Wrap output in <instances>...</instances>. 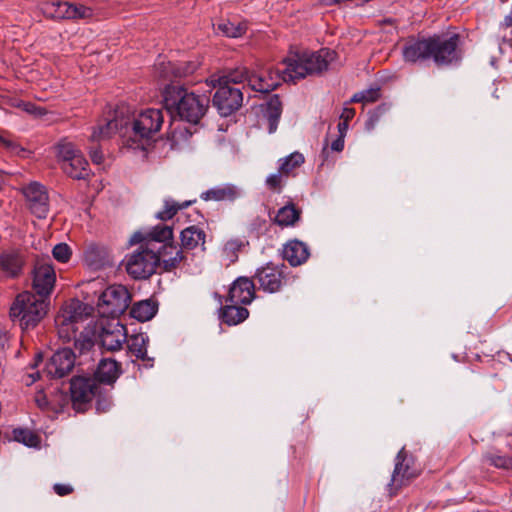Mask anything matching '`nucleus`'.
Wrapping results in <instances>:
<instances>
[{
    "label": "nucleus",
    "mask_w": 512,
    "mask_h": 512,
    "mask_svg": "<svg viewBox=\"0 0 512 512\" xmlns=\"http://www.w3.org/2000/svg\"><path fill=\"white\" fill-rule=\"evenodd\" d=\"M255 298V283L248 277H239L231 285L228 301L234 304H250Z\"/></svg>",
    "instance_id": "nucleus-21"
},
{
    "label": "nucleus",
    "mask_w": 512,
    "mask_h": 512,
    "mask_svg": "<svg viewBox=\"0 0 512 512\" xmlns=\"http://www.w3.org/2000/svg\"><path fill=\"white\" fill-rule=\"evenodd\" d=\"M99 338L108 351L120 350L127 340V329L118 320L112 319L103 325Z\"/></svg>",
    "instance_id": "nucleus-17"
},
{
    "label": "nucleus",
    "mask_w": 512,
    "mask_h": 512,
    "mask_svg": "<svg viewBox=\"0 0 512 512\" xmlns=\"http://www.w3.org/2000/svg\"><path fill=\"white\" fill-rule=\"evenodd\" d=\"M283 175L284 174L280 173L279 170H278V173L269 175L266 179L267 186L272 190L279 191L282 186V176Z\"/></svg>",
    "instance_id": "nucleus-45"
},
{
    "label": "nucleus",
    "mask_w": 512,
    "mask_h": 512,
    "mask_svg": "<svg viewBox=\"0 0 512 512\" xmlns=\"http://www.w3.org/2000/svg\"><path fill=\"white\" fill-rule=\"evenodd\" d=\"M304 156L299 152H293L289 156L280 159L279 171L285 176L290 175L296 168L304 163Z\"/></svg>",
    "instance_id": "nucleus-38"
},
{
    "label": "nucleus",
    "mask_w": 512,
    "mask_h": 512,
    "mask_svg": "<svg viewBox=\"0 0 512 512\" xmlns=\"http://www.w3.org/2000/svg\"><path fill=\"white\" fill-rule=\"evenodd\" d=\"M133 144H135V145H136V146H135V148H139V147H138V144H137V143H133V142H132V143H130V146H133Z\"/></svg>",
    "instance_id": "nucleus-59"
},
{
    "label": "nucleus",
    "mask_w": 512,
    "mask_h": 512,
    "mask_svg": "<svg viewBox=\"0 0 512 512\" xmlns=\"http://www.w3.org/2000/svg\"><path fill=\"white\" fill-rule=\"evenodd\" d=\"M344 148V138L343 137H340L338 136L337 139H335L332 143H331V149L333 151H336V152H341Z\"/></svg>",
    "instance_id": "nucleus-53"
},
{
    "label": "nucleus",
    "mask_w": 512,
    "mask_h": 512,
    "mask_svg": "<svg viewBox=\"0 0 512 512\" xmlns=\"http://www.w3.org/2000/svg\"><path fill=\"white\" fill-rule=\"evenodd\" d=\"M131 296L123 285H111L99 296L97 309L101 316L115 318L129 307Z\"/></svg>",
    "instance_id": "nucleus-8"
},
{
    "label": "nucleus",
    "mask_w": 512,
    "mask_h": 512,
    "mask_svg": "<svg viewBox=\"0 0 512 512\" xmlns=\"http://www.w3.org/2000/svg\"><path fill=\"white\" fill-rule=\"evenodd\" d=\"M300 217L301 210L296 208L294 204L289 203L277 211L274 223L282 228L292 227L300 220Z\"/></svg>",
    "instance_id": "nucleus-30"
},
{
    "label": "nucleus",
    "mask_w": 512,
    "mask_h": 512,
    "mask_svg": "<svg viewBox=\"0 0 512 512\" xmlns=\"http://www.w3.org/2000/svg\"><path fill=\"white\" fill-rule=\"evenodd\" d=\"M57 156L63 171L71 178L80 180L89 176L88 162L73 143L61 141L57 145Z\"/></svg>",
    "instance_id": "nucleus-9"
},
{
    "label": "nucleus",
    "mask_w": 512,
    "mask_h": 512,
    "mask_svg": "<svg viewBox=\"0 0 512 512\" xmlns=\"http://www.w3.org/2000/svg\"><path fill=\"white\" fill-rule=\"evenodd\" d=\"M163 101L166 109L176 113L180 119L196 124L205 115L209 98L189 92L182 86L169 85L163 92Z\"/></svg>",
    "instance_id": "nucleus-2"
},
{
    "label": "nucleus",
    "mask_w": 512,
    "mask_h": 512,
    "mask_svg": "<svg viewBox=\"0 0 512 512\" xmlns=\"http://www.w3.org/2000/svg\"><path fill=\"white\" fill-rule=\"evenodd\" d=\"M156 255L159 259V267H162L165 272L180 268L187 261L185 252L174 243L161 245V248L156 250Z\"/></svg>",
    "instance_id": "nucleus-19"
},
{
    "label": "nucleus",
    "mask_w": 512,
    "mask_h": 512,
    "mask_svg": "<svg viewBox=\"0 0 512 512\" xmlns=\"http://www.w3.org/2000/svg\"><path fill=\"white\" fill-rule=\"evenodd\" d=\"M284 265L277 266L268 264L257 269L254 279L260 290L266 293H277L288 284L289 278L285 273Z\"/></svg>",
    "instance_id": "nucleus-11"
},
{
    "label": "nucleus",
    "mask_w": 512,
    "mask_h": 512,
    "mask_svg": "<svg viewBox=\"0 0 512 512\" xmlns=\"http://www.w3.org/2000/svg\"><path fill=\"white\" fill-rule=\"evenodd\" d=\"M130 243H141L152 250H158L163 244L173 243V229L167 225H156L147 233H134Z\"/></svg>",
    "instance_id": "nucleus-15"
},
{
    "label": "nucleus",
    "mask_w": 512,
    "mask_h": 512,
    "mask_svg": "<svg viewBox=\"0 0 512 512\" xmlns=\"http://www.w3.org/2000/svg\"><path fill=\"white\" fill-rule=\"evenodd\" d=\"M251 77V74L249 73L248 69L245 67H239L235 70L230 71L226 75H223L218 79V85H230L232 84H239L244 81L249 82V78Z\"/></svg>",
    "instance_id": "nucleus-37"
},
{
    "label": "nucleus",
    "mask_w": 512,
    "mask_h": 512,
    "mask_svg": "<svg viewBox=\"0 0 512 512\" xmlns=\"http://www.w3.org/2000/svg\"><path fill=\"white\" fill-rule=\"evenodd\" d=\"M482 460L497 469L512 471V456L501 455L497 452H486L483 454Z\"/></svg>",
    "instance_id": "nucleus-36"
},
{
    "label": "nucleus",
    "mask_w": 512,
    "mask_h": 512,
    "mask_svg": "<svg viewBox=\"0 0 512 512\" xmlns=\"http://www.w3.org/2000/svg\"><path fill=\"white\" fill-rule=\"evenodd\" d=\"M97 250L96 247H89V249L86 252V257L89 258L93 253H95Z\"/></svg>",
    "instance_id": "nucleus-56"
},
{
    "label": "nucleus",
    "mask_w": 512,
    "mask_h": 512,
    "mask_svg": "<svg viewBox=\"0 0 512 512\" xmlns=\"http://www.w3.org/2000/svg\"><path fill=\"white\" fill-rule=\"evenodd\" d=\"M263 119L269 133L277 130L282 113V103L277 95L272 96L262 108Z\"/></svg>",
    "instance_id": "nucleus-25"
},
{
    "label": "nucleus",
    "mask_w": 512,
    "mask_h": 512,
    "mask_svg": "<svg viewBox=\"0 0 512 512\" xmlns=\"http://www.w3.org/2000/svg\"><path fill=\"white\" fill-rule=\"evenodd\" d=\"M90 157L93 163L95 164H101L103 162V154L100 149L98 148H91L90 150Z\"/></svg>",
    "instance_id": "nucleus-52"
},
{
    "label": "nucleus",
    "mask_w": 512,
    "mask_h": 512,
    "mask_svg": "<svg viewBox=\"0 0 512 512\" xmlns=\"http://www.w3.org/2000/svg\"><path fill=\"white\" fill-rule=\"evenodd\" d=\"M53 490L59 496H66V495L71 494L74 491V489L71 485L59 484V483H57L53 486Z\"/></svg>",
    "instance_id": "nucleus-49"
},
{
    "label": "nucleus",
    "mask_w": 512,
    "mask_h": 512,
    "mask_svg": "<svg viewBox=\"0 0 512 512\" xmlns=\"http://www.w3.org/2000/svg\"><path fill=\"white\" fill-rule=\"evenodd\" d=\"M380 98L379 88H371L355 93L350 102L352 103H373Z\"/></svg>",
    "instance_id": "nucleus-42"
},
{
    "label": "nucleus",
    "mask_w": 512,
    "mask_h": 512,
    "mask_svg": "<svg viewBox=\"0 0 512 512\" xmlns=\"http://www.w3.org/2000/svg\"><path fill=\"white\" fill-rule=\"evenodd\" d=\"M121 373V366L114 359H102L92 378L96 379V383L100 384H113Z\"/></svg>",
    "instance_id": "nucleus-24"
},
{
    "label": "nucleus",
    "mask_w": 512,
    "mask_h": 512,
    "mask_svg": "<svg viewBox=\"0 0 512 512\" xmlns=\"http://www.w3.org/2000/svg\"><path fill=\"white\" fill-rule=\"evenodd\" d=\"M243 247V242L239 239H230L223 245L222 256L228 264L234 263L238 259V253Z\"/></svg>",
    "instance_id": "nucleus-39"
},
{
    "label": "nucleus",
    "mask_w": 512,
    "mask_h": 512,
    "mask_svg": "<svg viewBox=\"0 0 512 512\" xmlns=\"http://www.w3.org/2000/svg\"><path fill=\"white\" fill-rule=\"evenodd\" d=\"M309 250L305 243L298 240L289 241L283 248V258L292 266H298L306 262Z\"/></svg>",
    "instance_id": "nucleus-26"
},
{
    "label": "nucleus",
    "mask_w": 512,
    "mask_h": 512,
    "mask_svg": "<svg viewBox=\"0 0 512 512\" xmlns=\"http://www.w3.org/2000/svg\"><path fill=\"white\" fill-rule=\"evenodd\" d=\"M194 69V65L184 64L176 67L171 62H161L157 66L159 76L164 79H168L170 73H172L175 77H184L191 74Z\"/></svg>",
    "instance_id": "nucleus-35"
},
{
    "label": "nucleus",
    "mask_w": 512,
    "mask_h": 512,
    "mask_svg": "<svg viewBox=\"0 0 512 512\" xmlns=\"http://www.w3.org/2000/svg\"><path fill=\"white\" fill-rule=\"evenodd\" d=\"M0 144H2L6 149L16 154H19L20 151H24L19 147L17 143L6 138L4 135L0 134Z\"/></svg>",
    "instance_id": "nucleus-48"
},
{
    "label": "nucleus",
    "mask_w": 512,
    "mask_h": 512,
    "mask_svg": "<svg viewBox=\"0 0 512 512\" xmlns=\"http://www.w3.org/2000/svg\"><path fill=\"white\" fill-rule=\"evenodd\" d=\"M347 129H348V123L341 121L338 124L339 136L344 138L346 135Z\"/></svg>",
    "instance_id": "nucleus-55"
},
{
    "label": "nucleus",
    "mask_w": 512,
    "mask_h": 512,
    "mask_svg": "<svg viewBox=\"0 0 512 512\" xmlns=\"http://www.w3.org/2000/svg\"><path fill=\"white\" fill-rule=\"evenodd\" d=\"M24 263V254L20 250L11 249L0 253V270L6 277H18L22 272Z\"/></svg>",
    "instance_id": "nucleus-22"
},
{
    "label": "nucleus",
    "mask_w": 512,
    "mask_h": 512,
    "mask_svg": "<svg viewBox=\"0 0 512 512\" xmlns=\"http://www.w3.org/2000/svg\"><path fill=\"white\" fill-rule=\"evenodd\" d=\"M336 53L328 48L317 52H303L283 60L285 78L292 81L302 79L307 75L319 74L327 70L335 59Z\"/></svg>",
    "instance_id": "nucleus-3"
},
{
    "label": "nucleus",
    "mask_w": 512,
    "mask_h": 512,
    "mask_svg": "<svg viewBox=\"0 0 512 512\" xmlns=\"http://www.w3.org/2000/svg\"><path fill=\"white\" fill-rule=\"evenodd\" d=\"M249 316V311L238 304L231 303L221 309L222 321L228 325H237Z\"/></svg>",
    "instance_id": "nucleus-31"
},
{
    "label": "nucleus",
    "mask_w": 512,
    "mask_h": 512,
    "mask_svg": "<svg viewBox=\"0 0 512 512\" xmlns=\"http://www.w3.org/2000/svg\"><path fill=\"white\" fill-rule=\"evenodd\" d=\"M57 325L59 326L58 333L61 338L66 341H70L71 339L75 338L77 328L74 325L70 327H63V323H57Z\"/></svg>",
    "instance_id": "nucleus-46"
},
{
    "label": "nucleus",
    "mask_w": 512,
    "mask_h": 512,
    "mask_svg": "<svg viewBox=\"0 0 512 512\" xmlns=\"http://www.w3.org/2000/svg\"><path fill=\"white\" fill-rule=\"evenodd\" d=\"M124 120V124L121 123V128H125L123 137L145 149V145L159 132L163 124V114L159 109L148 108L132 119L124 115Z\"/></svg>",
    "instance_id": "nucleus-4"
},
{
    "label": "nucleus",
    "mask_w": 512,
    "mask_h": 512,
    "mask_svg": "<svg viewBox=\"0 0 512 512\" xmlns=\"http://www.w3.org/2000/svg\"><path fill=\"white\" fill-rule=\"evenodd\" d=\"M420 473L421 468L415 458L402 448L395 457V467L388 484L390 495H396L402 487L410 484Z\"/></svg>",
    "instance_id": "nucleus-6"
},
{
    "label": "nucleus",
    "mask_w": 512,
    "mask_h": 512,
    "mask_svg": "<svg viewBox=\"0 0 512 512\" xmlns=\"http://www.w3.org/2000/svg\"><path fill=\"white\" fill-rule=\"evenodd\" d=\"M157 312V305L152 300H143L133 304L130 315L140 322L152 319Z\"/></svg>",
    "instance_id": "nucleus-33"
},
{
    "label": "nucleus",
    "mask_w": 512,
    "mask_h": 512,
    "mask_svg": "<svg viewBox=\"0 0 512 512\" xmlns=\"http://www.w3.org/2000/svg\"><path fill=\"white\" fill-rule=\"evenodd\" d=\"M70 3L62 1L45 2L41 11L46 18L53 20H70Z\"/></svg>",
    "instance_id": "nucleus-29"
},
{
    "label": "nucleus",
    "mask_w": 512,
    "mask_h": 512,
    "mask_svg": "<svg viewBox=\"0 0 512 512\" xmlns=\"http://www.w3.org/2000/svg\"><path fill=\"white\" fill-rule=\"evenodd\" d=\"M126 109L119 107L113 112H109L107 116L99 120L98 124L93 128L90 136L91 141H102L111 138L117 132L123 136L125 128H121V123L124 124V114Z\"/></svg>",
    "instance_id": "nucleus-12"
},
{
    "label": "nucleus",
    "mask_w": 512,
    "mask_h": 512,
    "mask_svg": "<svg viewBox=\"0 0 512 512\" xmlns=\"http://www.w3.org/2000/svg\"><path fill=\"white\" fill-rule=\"evenodd\" d=\"M70 393L74 409L85 411L93 398L100 394V385L91 376H75L70 381Z\"/></svg>",
    "instance_id": "nucleus-10"
},
{
    "label": "nucleus",
    "mask_w": 512,
    "mask_h": 512,
    "mask_svg": "<svg viewBox=\"0 0 512 512\" xmlns=\"http://www.w3.org/2000/svg\"><path fill=\"white\" fill-rule=\"evenodd\" d=\"M48 309L47 299L24 291L18 294L10 307L12 321L19 322L23 330L34 328L46 315Z\"/></svg>",
    "instance_id": "nucleus-5"
},
{
    "label": "nucleus",
    "mask_w": 512,
    "mask_h": 512,
    "mask_svg": "<svg viewBox=\"0 0 512 512\" xmlns=\"http://www.w3.org/2000/svg\"><path fill=\"white\" fill-rule=\"evenodd\" d=\"M240 195V190L232 184L213 187L201 194L205 201H234Z\"/></svg>",
    "instance_id": "nucleus-28"
},
{
    "label": "nucleus",
    "mask_w": 512,
    "mask_h": 512,
    "mask_svg": "<svg viewBox=\"0 0 512 512\" xmlns=\"http://www.w3.org/2000/svg\"><path fill=\"white\" fill-rule=\"evenodd\" d=\"M22 192L31 213L39 219L46 218L49 213V197L45 187L38 182H32L23 187Z\"/></svg>",
    "instance_id": "nucleus-14"
},
{
    "label": "nucleus",
    "mask_w": 512,
    "mask_h": 512,
    "mask_svg": "<svg viewBox=\"0 0 512 512\" xmlns=\"http://www.w3.org/2000/svg\"><path fill=\"white\" fill-rule=\"evenodd\" d=\"M206 234L197 226H189L182 230L180 234L181 249L185 252L188 250H194L201 246L203 248L205 244Z\"/></svg>",
    "instance_id": "nucleus-27"
},
{
    "label": "nucleus",
    "mask_w": 512,
    "mask_h": 512,
    "mask_svg": "<svg viewBox=\"0 0 512 512\" xmlns=\"http://www.w3.org/2000/svg\"><path fill=\"white\" fill-rule=\"evenodd\" d=\"M505 24L507 26H512V13L505 18Z\"/></svg>",
    "instance_id": "nucleus-57"
},
{
    "label": "nucleus",
    "mask_w": 512,
    "mask_h": 512,
    "mask_svg": "<svg viewBox=\"0 0 512 512\" xmlns=\"http://www.w3.org/2000/svg\"><path fill=\"white\" fill-rule=\"evenodd\" d=\"M214 29L217 33L231 38L241 37L246 33L247 25L244 22H232L230 20H223L214 25Z\"/></svg>",
    "instance_id": "nucleus-34"
},
{
    "label": "nucleus",
    "mask_w": 512,
    "mask_h": 512,
    "mask_svg": "<svg viewBox=\"0 0 512 512\" xmlns=\"http://www.w3.org/2000/svg\"><path fill=\"white\" fill-rule=\"evenodd\" d=\"M35 401L39 408L42 410H48L49 409V402L47 400V397L44 393L39 392L35 396Z\"/></svg>",
    "instance_id": "nucleus-50"
},
{
    "label": "nucleus",
    "mask_w": 512,
    "mask_h": 512,
    "mask_svg": "<svg viewBox=\"0 0 512 512\" xmlns=\"http://www.w3.org/2000/svg\"><path fill=\"white\" fill-rule=\"evenodd\" d=\"M70 20L89 19L93 17V9L82 4L70 3Z\"/></svg>",
    "instance_id": "nucleus-43"
},
{
    "label": "nucleus",
    "mask_w": 512,
    "mask_h": 512,
    "mask_svg": "<svg viewBox=\"0 0 512 512\" xmlns=\"http://www.w3.org/2000/svg\"><path fill=\"white\" fill-rule=\"evenodd\" d=\"M19 107H21L25 112L36 116H41L46 113L44 108L36 106L30 102H23L19 105Z\"/></svg>",
    "instance_id": "nucleus-47"
},
{
    "label": "nucleus",
    "mask_w": 512,
    "mask_h": 512,
    "mask_svg": "<svg viewBox=\"0 0 512 512\" xmlns=\"http://www.w3.org/2000/svg\"><path fill=\"white\" fill-rule=\"evenodd\" d=\"M191 202H186L183 205L177 204L173 200H166L164 209L157 213L156 217L162 221L170 220L178 212V210L187 207Z\"/></svg>",
    "instance_id": "nucleus-41"
},
{
    "label": "nucleus",
    "mask_w": 512,
    "mask_h": 512,
    "mask_svg": "<svg viewBox=\"0 0 512 512\" xmlns=\"http://www.w3.org/2000/svg\"><path fill=\"white\" fill-rule=\"evenodd\" d=\"M284 76L285 67L283 69L269 68L266 72V75L251 73V77L249 78V86L254 91L268 93L276 89L282 81H291L290 79H286Z\"/></svg>",
    "instance_id": "nucleus-18"
},
{
    "label": "nucleus",
    "mask_w": 512,
    "mask_h": 512,
    "mask_svg": "<svg viewBox=\"0 0 512 512\" xmlns=\"http://www.w3.org/2000/svg\"><path fill=\"white\" fill-rule=\"evenodd\" d=\"M377 121H378V116L376 114L371 115L369 120L366 122V128L368 130H372L375 127Z\"/></svg>",
    "instance_id": "nucleus-54"
},
{
    "label": "nucleus",
    "mask_w": 512,
    "mask_h": 512,
    "mask_svg": "<svg viewBox=\"0 0 512 512\" xmlns=\"http://www.w3.org/2000/svg\"><path fill=\"white\" fill-rule=\"evenodd\" d=\"M52 254L57 261L66 263L70 260L72 251L66 243H59L53 248Z\"/></svg>",
    "instance_id": "nucleus-44"
},
{
    "label": "nucleus",
    "mask_w": 512,
    "mask_h": 512,
    "mask_svg": "<svg viewBox=\"0 0 512 512\" xmlns=\"http://www.w3.org/2000/svg\"><path fill=\"white\" fill-rule=\"evenodd\" d=\"M56 274L47 261H37L33 271L32 286L36 294L47 299L55 285Z\"/></svg>",
    "instance_id": "nucleus-16"
},
{
    "label": "nucleus",
    "mask_w": 512,
    "mask_h": 512,
    "mask_svg": "<svg viewBox=\"0 0 512 512\" xmlns=\"http://www.w3.org/2000/svg\"><path fill=\"white\" fill-rule=\"evenodd\" d=\"M139 247L126 259V271L134 279H147L156 272L159 267V259L156 250L138 243Z\"/></svg>",
    "instance_id": "nucleus-7"
},
{
    "label": "nucleus",
    "mask_w": 512,
    "mask_h": 512,
    "mask_svg": "<svg viewBox=\"0 0 512 512\" xmlns=\"http://www.w3.org/2000/svg\"><path fill=\"white\" fill-rule=\"evenodd\" d=\"M31 377V383H34L37 379H39V373H36L35 375L34 374H31L29 375Z\"/></svg>",
    "instance_id": "nucleus-58"
},
{
    "label": "nucleus",
    "mask_w": 512,
    "mask_h": 512,
    "mask_svg": "<svg viewBox=\"0 0 512 512\" xmlns=\"http://www.w3.org/2000/svg\"><path fill=\"white\" fill-rule=\"evenodd\" d=\"M354 116H355L354 108L344 107L343 110H342V113L340 115V119L343 122H347L348 123L350 120L353 119Z\"/></svg>",
    "instance_id": "nucleus-51"
},
{
    "label": "nucleus",
    "mask_w": 512,
    "mask_h": 512,
    "mask_svg": "<svg viewBox=\"0 0 512 512\" xmlns=\"http://www.w3.org/2000/svg\"><path fill=\"white\" fill-rule=\"evenodd\" d=\"M148 337L144 333L133 334L130 337L127 336V347L129 352L134 355L137 359L148 360L147 356V345Z\"/></svg>",
    "instance_id": "nucleus-32"
},
{
    "label": "nucleus",
    "mask_w": 512,
    "mask_h": 512,
    "mask_svg": "<svg viewBox=\"0 0 512 512\" xmlns=\"http://www.w3.org/2000/svg\"><path fill=\"white\" fill-rule=\"evenodd\" d=\"M14 440L28 447H36L39 444L38 436L28 429H14Z\"/></svg>",
    "instance_id": "nucleus-40"
},
{
    "label": "nucleus",
    "mask_w": 512,
    "mask_h": 512,
    "mask_svg": "<svg viewBox=\"0 0 512 512\" xmlns=\"http://www.w3.org/2000/svg\"><path fill=\"white\" fill-rule=\"evenodd\" d=\"M243 102V94L239 88L230 85H218L213 96V105L221 116H229L238 110Z\"/></svg>",
    "instance_id": "nucleus-13"
},
{
    "label": "nucleus",
    "mask_w": 512,
    "mask_h": 512,
    "mask_svg": "<svg viewBox=\"0 0 512 512\" xmlns=\"http://www.w3.org/2000/svg\"><path fill=\"white\" fill-rule=\"evenodd\" d=\"M87 310L88 307L81 301L77 299L70 300L57 316L56 323H63V327L75 326L76 323L88 316Z\"/></svg>",
    "instance_id": "nucleus-23"
},
{
    "label": "nucleus",
    "mask_w": 512,
    "mask_h": 512,
    "mask_svg": "<svg viewBox=\"0 0 512 512\" xmlns=\"http://www.w3.org/2000/svg\"><path fill=\"white\" fill-rule=\"evenodd\" d=\"M459 36L454 34L449 38L434 36L422 39L408 40L402 50L407 62L433 59L438 65L452 63L458 59L457 46Z\"/></svg>",
    "instance_id": "nucleus-1"
},
{
    "label": "nucleus",
    "mask_w": 512,
    "mask_h": 512,
    "mask_svg": "<svg viewBox=\"0 0 512 512\" xmlns=\"http://www.w3.org/2000/svg\"><path fill=\"white\" fill-rule=\"evenodd\" d=\"M75 363V354L70 348H63L56 351L47 364L48 373L56 378L68 374Z\"/></svg>",
    "instance_id": "nucleus-20"
}]
</instances>
